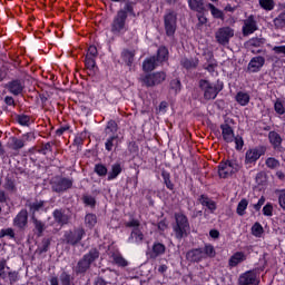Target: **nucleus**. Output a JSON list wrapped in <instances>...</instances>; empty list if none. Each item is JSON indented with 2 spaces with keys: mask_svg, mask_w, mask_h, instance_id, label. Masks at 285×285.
Masks as SVG:
<instances>
[{
  "mask_svg": "<svg viewBox=\"0 0 285 285\" xmlns=\"http://www.w3.org/2000/svg\"><path fill=\"white\" fill-rule=\"evenodd\" d=\"M128 16L137 17V14L135 13V7L130 1L126 2L124 8L118 10L116 16L114 17L110 24V30L112 35L119 36L126 35L128 32V24L126 23V21H128Z\"/></svg>",
  "mask_w": 285,
  "mask_h": 285,
  "instance_id": "1",
  "label": "nucleus"
},
{
  "mask_svg": "<svg viewBox=\"0 0 285 285\" xmlns=\"http://www.w3.org/2000/svg\"><path fill=\"white\" fill-rule=\"evenodd\" d=\"M174 219L173 232L175 238L178 239V242H181V239L188 237L190 234V222L188 220V216L181 212L175 213Z\"/></svg>",
  "mask_w": 285,
  "mask_h": 285,
  "instance_id": "2",
  "label": "nucleus"
},
{
  "mask_svg": "<svg viewBox=\"0 0 285 285\" xmlns=\"http://www.w3.org/2000/svg\"><path fill=\"white\" fill-rule=\"evenodd\" d=\"M99 249L97 247L91 248L87 254L80 258L75 267V273L76 275H85L90 271V267L97 259H99Z\"/></svg>",
  "mask_w": 285,
  "mask_h": 285,
  "instance_id": "3",
  "label": "nucleus"
},
{
  "mask_svg": "<svg viewBox=\"0 0 285 285\" xmlns=\"http://www.w3.org/2000/svg\"><path fill=\"white\" fill-rule=\"evenodd\" d=\"M199 88L204 92V99L206 101H210L213 99H217V95L224 90V81L217 80L213 83L206 79H200Z\"/></svg>",
  "mask_w": 285,
  "mask_h": 285,
  "instance_id": "4",
  "label": "nucleus"
},
{
  "mask_svg": "<svg viewBox=\"0 0 285 285\" xmlns=\"http://www.w3.org/2000/svg\"><path fill=\"white\" fill-rule=\"evenodd\" d=\"M218 177L220 179H228L233 177L236 173H239V163L237 159L222 160L218 166Z\"/></svg>",
  "mask_w": 285,
  "mask_h": 285,
  "instance_id": "5",
  "label": "nucleus"
},
{
  "mask_svg": "<svg viewBox=\"0 0 285 285\" xmlns=\"http://www.w3.org/2000/svg\"><path fill=\"white\" fill-rule=\"evenodd\" d=\"M166 77V71H156L140 75L139 81L142 86H146V88H155V86H160Z\"/></svg>",
  "mask_w": 285,
  "mask_h": 285,
  "instance_id": "6",
  "label": "nucleus"
},
{
  "mask_svg": "<svg viewBox=\"0 0 285 285\" xmlns=\"http://www.w3.org/2000/svg\"><path fill=\"white\" fill-rule=\"evenodd\" d=\"M35 132H26L22 134L21 137L11 136L9 138L8 146L11 150H14L16 153H19L22 148H26L28 142L35 141Z\"/></svg>",
  "mask_w": 285,
  "mask_h": 285,
  "instance_id": "7",
  "label": "nucleus"
},
{
  "mask_svg": "<svg viewBox=\"0 0 285 285\" xmlns=\"http://www.w3.org/2000/svg\"><path fill=\"white\" fill-rule=\"evenodd\" d=\"M75 184V180L63 177V176H56L51 179L50 186L52 193H67V190H70Z\"/></svg>",
  "mask_w": 285,
  "mask_h": 285,
  "instance_id": "8",
  "label": "nucleus"
},
{
  "mask_svg": "<svg viewBox=\"0 0 285 285\" xmlns=\"http://www.w3.org/2000/svg\"><path fill=\"white\" fill-rule=\"evenodd\" d=\"M85 237L86 229H83V227H77L65 232L63 242L69 246H77V244H80L81 239H83Z\"/></svg>",
  "mask_w": 285,
  "mask_h": 285,
  "instance_id": "9",
  "label": "nucleus"
},
{
  "mask_svg": "<svg viewBox=\"0 0 285 285\" xmlns=\"http://www.w3.org/2000/svg\"><path fill=\"white\" fill-rule=\"evenodd\" d=\"M165 32L168 37H175L177 32V12L168 10L164 16Z\"/></svg>",
  "mask_w": 285,
  "mask_h": 285,
  "instance_id": "10",
  "label": "nucleus"
},
{
  "mask_svg": "<svg viewBox=\"0 0 285 285\" xmlns=\"http://www.w3.org/2000/svg\"><path fill=\"white\" fill-rule=\"evenodd\" d=\"M267 150H268V147H266L265 145H258L254 148H249L245 153V164H257V160L261 157H264Z\"/></svg>",
  "mask_w": 285,
  "mask_h": 285,
  "instance_id": "11",
  "label": "nucleus"
},
{
  "mask_svg": "<svg viewBox=\"0 0 285 285\" xmlns=\"http://www.w3.org/2000/svg\"><path fill=\"white\" fill-rule=\"evenodd\" d=\"M215 37L217 43L220 46H227V43H230V39L235 37V30L230 27H222L217 30Z\"/></svg>",
  "mask_w": 285,
  "mask_h": 285,
  "instance_id": "12",
  "label": "nucleus"
},
{
  "mask_svg": "<svg viewBox=\"0 0 285 285\" xmlns=\"http://www.w3.org/2000/svg\"><path fill=\"white\" fill-rule=\"evenodd\" d=\"M97 57H99V50H97V46H89L85 57V66L87 70H95V68H97Z\"/></svg>",
  "mask_w": 285,
  "mask_h": 285,
  "instance_id": "13",
  "label": "nucleus"
},
{
  "mask_svg": "<svg viewBox=\"0 0 285 285\" xmlns=\"http://www.w3.org/2000/svg\"><path fill=\"white\" fill-rule=\"evenodd\" d=\"M238 285H259L257 272H255V269H249L240 274L238 277Z\"/></svg>",
  "mask_w": 285,
  "mask_h": 285,
  "instance_id": "14",
  "label": "nucleus"
},
{
  "mask_svg": "<svg viewBox=\"0 0 285 285\" xmlns=\"http://www.w3.org/2000/svg\"><path fill=\"white\" fill-rule=\"evenodd\" d=\"M259 28L257 27V20L255 19L254 14H250L247 17V19L244 20L243 24V37H249V35H254V32H257Z\"/></svg>",
  "mask_w": 285,
  "mask_h": 285,
  "instance_id": "15",
  "label": "nucleus"
},
{
  "mask_svg": "<svg viewBox=\"0 0 285 285\" xmlns=\"http://www.w3.org/2000/svg\"><path fill=\"white\" fill-rule=\"evenodd\" d=\"M4 88L10 92V95H13L14 97H19L21 92H23V88L26 86L23 85V81L20 79H13L6 83Z\"/></svg>",
  "mask_w": 285,
  "mask_h": 285,
  "instance_id": "16",
  "label": "nucleus"
},
{
  "mask_svg": "<svg viewBox=\"0 0 285 285\" xmlns=\"http://www.w3.org/2000/svg\"><path fill=\"white\" fill-rule=\"evenodd\" d=\"M220 130L223 141H225V144H233V141H235V129H233L227 120L220 125Z\"/></svg>",
  "mask_w": 285,
  "mask_h": 285,
  "instance_id": "17",
  "label": "nucleus"
},
{
  "mask_svg": "<svg viewBox=\"0 0 285 285\" xmlns=\"http://www.w3.org/2000/svg\"><path fill=\"white\" fill-rule=\"evenodd\" d=\"M266 63V58L264 56H256L250 59L247 65V69L249 72H259L264 65Z\"/></svg>",
  "mask_w": 285,
  "mask_h": 285,
  "instance_id": "18",
  "label": "nucleus"
},
{
  "mask_svg": "<svg viewBox=\"0 0 285 285\" xmlns=\"http://www.w3.org/2000/svg\"><path fill=\"white\" fill-rule=\"evenodd\" d=\"M186 259L190 264H199L204 259V249L202 247L189 249L186 253Z\"/></svg>",
  "mask_w": 285,
  "mask_h": 285,
  "instance_id": "19",
  "label": "nucleus"
},
{
  "mask_svg": "<svg viewBox=\"0 0 285 285\" xmlns=\"http://www.w3.org/2000/svg\"><path fill=\"white\" fill-rule=\"evenodd\" d=\"M13 226L23 230L28 226V209H21L13 218Z\"/></svg>",
  "mask_w": 285,
  "mask_h": 285,
  "instance_id": "20",
  "label": "nucleus"
},
{
  "mask_svg": "<svg viewBox=\"0 0 285 285\" xmlns=\"http://www.w3.org/2000/svg\"><path fill=\"white\" fill-rule=\"evenodd\" d=\"M165 253L166 245H164V243L155 242L151 249L147 253V257H149V259H157V257H161Z\"/></svg>",
  "mask_w": 285,
  "mask_h": 285,
  "instance_id": "21",
  "label": "nucleus"
},
{
  "mask_svg": "<svg viewBox=\"0 0 285 285\" xmlns=\"http://www.w3.org/2000/svg\"><path fill=\"white\" fill-rule=\"evenodd\" d=\"M247 256L244 252H236L234 253L228 259L229 268H237L239 264H244L246 262Z\"/></svg>",
  "mask_w": 285,
  "mask_h": 285,
  "instance_id": "22",
  "label": "nucleus"
},
{
  "mask_svg": "<svg viewBox=\"0 0 285 285\" xmlns=\"http://www.w3.org/2000/svg\"><path fill=\"white\" fill-rule=\"evenodd\" d=\"M52 217L58 226H66V224L70 222V217L66 214L63 209H55L52 212Z\"/></svg>",
  "mask_w": 285,
  "mask_h": 285,
  "instance_id": "23",
  "label": "nucleus"
},
{
  "mask_svg": "<svg viewBox=\"0 0 285 285\" xmlns=\"http://www.w3.org/2000/svg\"><path fill=\"white\" fill-rule=\"evenodd\" d=\"M121 173H124V166H121V163L112 164L111 169L107 174V181H115Z\"/></svg>",
  "mask_w": 285,
  "mask_h": 285,
  "instance_id": "24",
  "label": "nucleus"
},
{
  "mask_svg": "<svg viewBox=\"0 0 285 285\" xmlns=\"http://www.w3.org/2000/svg\"><path fill=\"white\" fill-rule=\"evenodd\" d=\"M268 141L274 150H277L278 148H282V142L284 141V139L277 131L272 130L268 132Z\"/></svg>",
  "mask_w": 285,
  "mask_h": 285,
  "instance_id": "25",
  "label": "nucleus"
},
{
  "mask_svg": "<svg viewBox=\"0 0 285 285\" xmlns=\"http://www.w3.org/2000/svg\"><path fill=\"white\" fill-rule=\"evenodd\" d=\"M31 222L33 224V233L37 237H43V233L46 230V223L39 220L37 216H31Z\"/></svg>",
  "mask_w": 285,
  "mask_h": 285,
  "instance_id": "26",
  "label": "nucleus"
},
{
  "mask_svg": "<svg viewBox=\"0 0 285 285\" xmlns=\"http://www.w3.org/2000/svg\"><path fill=\"white\" fill-rule=\"evenodd\" d=\"M198 203L202 204L203 206H205L206 208H208V210H210V213H215V210H217V203H215V200L210 199L205 194H202L198 197Z\"/></svg>",
  "mask_w": 285,
  "mask_h": 285,
  "instance_id": "27",
  "label": "nucleus"
},
{
  "mask_svg": "<svg viewBox=\"0 0 285 285\" xmlns=\"http://www.w3.org/2000/svg\"><path fill=\"white\" fill-rule=\"evenodd\" d=\"M128 244H142L144 242V232L140 228H134L130 233V236L127 239Z\"/></svg>",
  "mask_w": 285,
  "mask_h": 285,
  "instance_id": "28",
  "label": "nucleus"
},
{
  "mask_svg": "<svg viewBox=\"0 0 285 285\" xmlns=\"http://www.w3.org/2000/svg\"><path fill=\"white\" fill-rule=\"evenodd\" d=\"M157 66H159V62L156 60L155 56H151L142 61V71L150 73Z\"/></svg>",
  "mask_w": 285,
  "mask_h": 285,
  "instance_id": "29",
  "label": "nucleus"
},
{
  "mask_svg": "<svg viewBox=\"0 0 285 285\" xmlns=\"http://www.w3.org/2000/svg\"><path fill=\"white\" fill-rule=\"evenodd\" d=\"M29 207V213L31 214V217H37V213H40V210L46 206V200H35L32 203L27 204Z\"/></svg>",
  "mask_w": 285,
  "mask_h": 285,
  "instance_id": "30",
  "label": "nucleus"
},
{
  "mask_svg": "<svg viewBox=\"0 0 285 285\" xmlns=\"http://www.w3.org/2000/svg\"><path fill=\"white\" fill-rule=\"evenodd\" d=\"M187 3L189 6V9L194 12H197L198 14H204V10H206V8L204 7V0H187Z\"/></svg>",
  "mask_w": 285,
  "mask_h": 285,
  "instance_id": "31",
  "label": "nucleus"
},
{
  "mask_svg": "<svg viewBox=\"0 0 285 285\" xmlns=\"http://www.w3.org/2000/svg\"><path fill=\"white\" fill-rule=\"evenodd\" d=\"M264 43H266L265 38L254 37L245 42V48H247V50H250V48H262Z\"/></svg>",
  "mask_w": 285,
  "mask_h": 285,
  "instance_id": "32",
  "label": "nucleus"
},
{
  "mask_svg": "<svg viewBox=\"0 0 285 285\" xmlns=\"http://www.w3.org/2000/svg\"><path fill=\"white\" fill-rule=\"evenodd\" d=\"M168 48L166 46H160L157 50V55L155 56V59L158 63H164V61H168Z\"/></svg>",
  "mask_w": 285,
  "mask_h": 285,
  "instance_id": "33",
  "label": "nucleus"
},
{
  "mask_svg": "<svg viewBox=\"0 0 285 285\" xmlns=\"http://www.w3.org/2000/svg\"><path fill=\"white\" fill-rule=\"evenodd\" d=\"M118 139H119V135L109 136L105 141V150H107V153H112V148L117 146Z\"/></svg>",
  "mask_w": 285,
  "mask_h": 285,
  "instance_id": "34",
  "label": "nucleus"
},
{
  "mask_svg": "<svg viewBox=\"0 0 285 285\" xmlns=\"http://www.w3.org/2000/svg\"><path fill=\"white\" fill-rule=\"evenodd\" d=\"M235 99L239 106H248V104H250V95L244 91H238Z\"/></svg>",
  "mask_w": 285,
  "mask_h": 285,
  "instance_id": "35",
  "label": "nucleus"
},
{
  "mask_svg": "<svg viewBox=\"0 0 285 285\" xmlns=\"http://www.w3.org/2000/svg\"><path fill=\"white\" fill-rule=\"evenodd\" d=\"M121 57L126 66H128V68H132V63H135V52L126 49L122 51Z\"/></svg>",
  "mask_w": 285,
  "mask_h": 285,
  "instance_id": "36",
  "label": "nucleus"
},
{
  "mask_svg": "<svg viewBox=\"0 0 285 285\" xmlns=\"http://www.w3.org/2000/svg\"><path fill=\"white\" fill-rule=\"evenodd\" d=\"M118 130H119V125H117V121L111 119L107 122V126L105 128V134L109 135V137H110L111 135H119V134H117Z\"/></svg>",
  "mask_w": 285,
  "mask_h": 285,
  "instance_id": "37",
  "label": "nucleus"
},
{
  "mask_svg": "<svg viewBox=\"0 0 285 285\" xmlns=\"http://www.w3.org/2000/svg\"><path fill=\"white\" fill-rule=\"evenodd\" d=\"M163 181L168 190H175V184L170 180V173L166 169L161 170Z\"/></svg>",
  "mask_w": 285,
  "mask_h": 285,
  "instance_id": "38",
  "label": "nucleus"
},
{
  "mask_svg": "<svg viewBox=\"0 0 285 285\" xmlns=\"http://www.w3.org/2000/svg\"><path fill=\"white\" fill-rule=\"evenodd\" d=\"M215 255H217V252L215 250V246H213L212 244H205L203 248V259H206L207 257L213 259Z\"/></svg>",
  "mask_w": 285,
  "mask_h": 285,
  "instance_id": "39",
  "label": "nucleus"
},
{
  "mask_svg": "<svg viewBox=\"0 0 285 285\" xmlns=\"http://www.w3.org/2000/svg\"><path fill=\"white\" fill-rule=\"evenodd\" d=\"M85 226L92 230L95 226H97V215L89 213L85 216Z\"/></svg>",
  "mask_w": 285,
  "mask_h": 285,
  "instance_id": "40",
  "label": "nucleus"
},
{
  "mask_svg": "<svg viewBox=\"0 0 285 285\" xmlns=\"http://www.w3.org/2000/svg\"><path fill=\"white\" fill-rule=\"evenodd\" d=\"M265 166L269 170H277V168L282 166V163H279V160L275 157H268L265 160Z\"/></svg>",
  "mask_w": 285,
  "mask_h": 285,
  "instance_id": "41",
  "label": "nucleus"
},
{
  "mask_svg": "<svg viewBox=\"0 0 285 285\" xmlns=\"http://www.w3.org/2000/svg\"><path fill=\"white\" fill-rule=\"evenodd\" d=\"M273 23L276 30H283L285 28V10L273 20Z\"/></svg>",
  "mask_w": 285,
  "mask_h": 285,
  "instance_id": "42",
  "label": "nucleus"
},
{
  "mask_svg": "<svg viewBox=\"0 0 285 285\" xmlns=\"http://www.w3.org/2000/svg\"><path fill=\"white\" fill-rule=\"evenodd\" d=\"M60 283L61 285H75V276H71L70 273L63 271L60 274Z\"/></svg>",
  "mask_w": 285,
  "mask_h": 285,
  "instance_id": "43",
  "label": "nucleus"
},
{
  "mask_svg": "<svg viewBox=\"0 0 285 285\" xmlns=\"http://www.w3.org/2000/svg\"><path fill=\"white\" fill-rule=\"evenodd\" d=\"M247 208H248V199L242 198L236 208L237 215L239 217H244V215H246Z\"/></svg>",
  "mask_w": 285,
  "mask_h": 285,
  "instance_id": "44",
  "label": "nucleus"
},
{
  "mask_svg": "<svg viewBox=\"0 0 285 285\" xmlns=\"http://www.w3.org/2000/svg\"><path fill=\"white\" fill-rule=\"evenodd\" d=\"M259 7L266 12L275 10V0H258Z\"/></svg>",
  "mask_w": 285,
  "mask_h": 285,
  "instance_id": "45",
  "label": "nucleus"
},
{
  "mask_svg": "<svg viewBox=\"0 0 285 285\" xmlns=\"http://www.w3.org/2000/svg\"><path fill=\"white\" fill-rule=\"evenodd\" d=\"M208 7L210 10L212 17H214V19H220V21H224V19H225L224 11L219 10L213 3H209Z\"/></svg>",
  "mask_w": 285,
  "mask_h": 285,
  "instance_id": "46",
  "label": "nucleus"
},
{
  "mask_svg": "<svg viewBox=\"0 0 285 285\" xmlns=\"http://www.w3.org/2000/svg\"><path fill=\"white\" fill-rule=\"evenodd\" d=\"M16 121L19 124V126L28 127L30 126V116L26 114H17Z\"/></svg>",
  "mask_w": 285,
  "mask_h": 285,
  "instance_id": "47",
  "label": "nucleus"
},
{
  "mask_svg": "<svg viewBox=\"0 0 285 285\" xmlns=\"http://www.w3.org/2000/svg\"><path fill=\"white\" fill-rule=\"evenodd\" d=\"M94 173H96L98 177H106V175L108 176V167L101 163H98L94 167Z\"/></svg>",
  "mask_w": 285,
  "mask_h": 285,
  "instance_id": "48",
  "label": "nucleus"
},
{
  "mask_svg": "<svg viewBox=\"0 0 285 285\" xmlns=\"http://www.w3.org/2000/svg\"><path fill=\"white\" fill-rule=\"evenodd\" d=\"M169 90H171L175 95H179L181 92V80L177 78L170 80Z\"/></svg>",
  "mask_w": 285,
  "mask_h": 285,
  "instance_id": "49",
  "label": "nucleus"
},
{
  "mask_svg": "<svg viewBox=\"0 0 285 285\" xmlns=\"http://www.w3.org/2000/svg\"><path fill=\"white\" fill-rule=\"evenodd\" d=\"M111 257L116 266H119L120 268H126V266H128V261H126V258H124V256H121L120 254H112Z\"/></svg>",
  "mask_w": 285,
  "mask_h": 285,
  "instance_id": "50",
  "label": "nucleus"
},
{
  "mask_svg": "<svg viewBox=\"0 0 285 285\" xmlns=\"http://www.w3.org/2000/svg\"><path fill=\"white\" fill-rule=\"evenodd\" d=\"M52 146H55V142L52 141L41 144L40 148L38 149L39 155H48V153H52Z\"/></svg>",
  "mask_w": 285,
  "mask_h": 285,
  "instance_id": "51",
  "label": "nucleus"
},
{
  "mask_svg": "<svg viewBox=\"0 0 285 285\" xmlns=\"http://www.w3.org/2000/svg\"><path fill=\"white\" fill-rule=\"evenodd\" d=\"M81 199L85 206H90V208H95V206H97V199L91 195L85 194Z\"/></svg>",
  "mask_w": 285,
  "mask_h": 285,
  "instance_id": "52",
  "label": "nucleus"
},
{
  "mask_svg": "<svg viewBox=\"0 0 285 285\" xmlns=\"http://www.w3.org/2000/svg\"><path fill=\"white\" fill-rule=\"evenodd\" d=\"M4 189L9 190V193H16L17 185L14 184V179L12 177H7L4 179Z\"/></svg>",
  "mask_w": 285,
  "mask_h": 285,
  "instance_id": "53",
  "label": "nucleus"
},
{
  "mask_svg": "<svg viewBox=\"0 0 285 285\" xmlns=\"http://www.w3.org/2000/svg\"><path fill=\"white\" fill-rule=\"evenodd\" d=\"M274 110L276 115H285L284 101H282L279 98H277L276 101L274 102Z\"/></svg>",
  "mask_w": 285,
  "mask_h": 285,
  "instance_id": "54",
  "label": "nucleus"
},
{
  "mask_svg": "<svg viewBox=\"0 0 285 285\" xmlns=\"http://www.w3.org/2000/svg\"><path fill=\"white\" fill-rule=\"evenodd\" d=\"M86 139V131L77 135L73 139L72 146H77L78 150L83 146V141Z\"/></svg>",
  "mask_w": 285,
  "mask_h": 285,
  "instance_id": "55",
  "label": "nucleus"
},
{
  "mask_svg": "<svg viewBox=\"0 0 285 285\" xmlns=\"http://www.w3.org/2000/svg\"><path fill=\"white\" fill-rule=\"evenodd\" d=\"M252 235H254V237H262V235H264V227L262 224L255 223L252 226Z\"/></svg>",
  "mask_w": 285,
  "mask_h": 285,
  "instance_id": "56",
  "label": "nucleus"
},
{
  "mask_svg": "<svg viewBox=\"0 0 285 285\" xmlns=\"http://www.w3.org/2000/svg\"><path fill=\"white\" fill-rule=\"evenodd\" d=\"M180 63L183 68H186V70H190V68H197V62H195L194 59L184 58Z\"/></svg>",
  "mask_w": 285,
  "mask_h": 285,
  "instance_id": "57",
  "label": "nucleus"
},
{
  "mask_svg": "<svg viewBox=\"0 0 285 285\" xmlns=\"http://www.w3.org/2000/svg\"><path fill=\"white\" fill-rule=\"evenodd\" d=\"M52 239L50 238H43L42 239V245L41 247L39 248V253L40 255L43 254V253H48V250H50V244H51Z\"/></svg>",
  "mask_w": 285,
  "mask_h": 285,
  "instance_id": "58",
  "label": "nucleus"
},
{
  "mask_svg": "<svg viewBox=\"0 0 285 285\" xmlns=\"http://www.w3.org/2000/svg\"><path fill=\"white\" fill-rule=\"evenodd\" d=\"M214 58L213 52L208 53V65L205 67V70H207V72H215V68H217L216 63L210 62V60Z\"/></svg>",
  "mask_w": 285,
  "mask_h": 285,
  "instance_id": "59",
  "label": "nucleus"
},
{
  "mask_svg": "<svg viewBox=\"0 0 285 285\" xmlns=\"http://www.w3.org/2000/svg\"><path fill=\"white\" fill-rule=\"evenodd\" d=\"M273 203H267L264 207H263V215L265 217H273Z\"/></svg>",
  "mask_w": 285,
  "mask_h": 285,
  "instance_id": "60",
  "label": "nucleus"
},
{
  "mask_svg": "<svg viewBox=\"0 0 285 285\" xmlns=\"http://www.w3.org/2000/svg\"><path fill=\"white\" fill-rule=\"evenodd\" d=\"M235 149L242 150L244 148V138L239 135L234 136Z\"/></svg>",
  "mask_w": 285,
  "mask_h": 285,
  "instance_id": "61",
  "label": "nucleus"
},
{
  "mask_svg": "<svg viewBox=\"0 0 285 285\" xmlns=\"http://www.w3.org/2000/svg\"><path fill=\"white\" fill-rule=\"evenodd\" d=\"M125 226L126 228H132V230H135V228H139V226H141V223L139 222V219L131 218L125 224Z\"/></svg>",
  "mask_w": 285,
  "mask_h": 285,
  "instance_id": "62",
  "label": "nucleus"
},
{
  "mask_svg": "<svg viewBox=\"0 0 285 285\" xmlns=\"http://www.w3.org/2000/svg\"><path fill=\"white\" fill-rule=\"evenodd\" d=\"M0 237H10V239H14V229L12 228L1 229Z\"/></svg>",
  "mask_w": 285,
  "mask_h": 285,
  "instance_id": "63",
  "label": "nucleus"
},
{
  "mask_svg": "<svg viewBox=\"0 0 285 285\" xmlns=\"http://www.w3.org/2000/svg\"><path fill=\"white\" fill-rule=\"evenodd\" d=\"M273 52H275V55H284L285 56V45H281V46H275L273 47Z\"/></svg>",
  "mask_w": 285,
  "mask_h": 285,
  "instance_id": "64",
  "label": "nucleus"
}]
</instances>
